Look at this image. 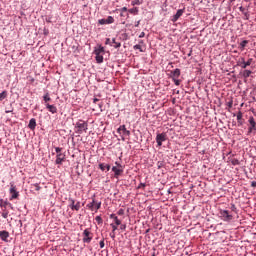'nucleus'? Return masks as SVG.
<instances>
[{
	"label": "nucleus",
	"mask_w": 256,
	"mask_h": 256,
	"mask_svg": "<svg viewBox=\"0 0 256 256\" xmlns=\"http://www.w3.org/2000/svg\"><path fill=\"white\" fill-rule=\"evenodd\" d=\"M89 124L83 120H79L75 125V133L78 135H83V133H87V129Z\"/></svg>",
	"instance_id": "1"
},
{
	"label": "nucleus",
	"mask_w": 256,
	"mask_h": 256,
	"mask_svg": "<svg viewBox=\"0 0 256 256\" xmlns=\"http://www.w3.org/2000/svg\"><path fill=\"white\" fill-rule=\"evenodd\" d=\"M219 217L220 219H222V221H225L226 223L233 221V215L229 213V210H220Z\"/></svg>",
	"instance_id": "2"
},
{
	"label": "nucleus",
	"mask_w": 256,
	"mask_h": 256,
	"mask_svg": "<svg viewBox=\"0 0 256 256\" xmlns=\"http://www.w3.org/2000/svg\"><path fill=\"white\" fill-rule=\"evenodd\" d=\"M9 193L11 195L10 201H13V199H19V191H17V186H15L14 183H10Z\"/></svg>",
	"instance_id": "3"
},
{
	"label": "nucleus",
	"mask_w": 256,
	"mask_h": 256,
	"mask_svg": "<svg viewBox=\"0 0 256 256\" xmlns=\"http://www.w3.org/2000/svg\"><path fill=\"white\" fill-rule=\"evenodd\" d=\"M93 240V234L89 229H85L83 232V243H91Z\"/></svg>",
	"instance_id": "4"
},
{
	"label": "nucleus",
	"mask_w": 256,
	"mask_h": 256,
	"mask_svg": "<svg viewBox=\"0 0 256 256\" xmlns=\"http://www.w3.org/2000/svg\"><path fill=\"white\" fill-rule=\"evenodd\" d=\"M87 207L88 209H90V211H93L94 209H96V211H99V209H101V202H97L95 201V199H93L92 202L87 204Z\"/></svg>",
	"instance_id": "5"
},
{
	"label": "nucleus",
	"mask_w": 256,
	"mask_h": 256,
	"mask_svg": "<svg viewBox=\"0 0 256 256\" xmlns=\"http://www.w3.org/2000/svg\"><path fill=\"white\" fill-rule=\"evenodd\" d=\"M163 141H167V134H165V133L157 134L156 143H157L158 147H161V145H163Z\"/></svg>",
	"instance_id": "6"
},
{
	"label": "nucleus",
	"mask_w": 256,
	"mask_h": 256,
	"mask_svg": "<svg viewBox=\"0 0 256 256\" xmlns=\"http://www.w3.org/2000/svg\"><path fill=\"white\" fill-rule=\"evenodd\" d=\"M112 171L114 173V177L119 179V176L123 174V166L119 165V168L117 166H113Z\"/></svg>",
	"instance_id": "7"
},
{
	"label": "nucleus",
	"mask_w": 256,
	"mask_h": 256,
	"mask_svg": "<svg viewBox=\"0 0 256 256\" xmlns=\"http://www.w3.org/2000/svg\"><path fill=\"white\" fill-rule=\"evenodd\" d=\"M98 23L100 25H111V23H115V18H113V16H108L107 19H100Z\"/></svg>",
	"instance_id": "8"
},
{
	"label": "nucleus",
	"mask_w": 256,
	"mask_h": 256,
	"mask_svg": "<svg viewBox=\"0 0 256 256\" xmlns=\"http://www.w3.org/2000/svg\"><path fill=\"white\" fill-rule=\"evenodd\" d=\"M251 63H253V58H249L247 62H245V58H241V61L238 63V65L242 69H247V67H249V65H251Z\"/></svg>",
	"instance_id": "9"
},
{
	"label": "nucleus",
	"mask_w": 256,
	"mask_h": 256,
	"mask_svg": "<svg viewBox=\"0 0 256 256\" xmlns=\"http://www.w3.org/2000/svg\"><path fill=\"white\" fill-rule=\"evenodd\" d=\"M248 121L250 124V127L248 128V135H250V133H253V131H256V122L253 116H251Z\"/></svg>",
	"instance_id": "10"
},
{
	"label": "nucleus",
	"mask_w": 256,
	"mask_h": 256,
	"mask_svg": "<svg viewBox=\"0 0 256 256\" xmlns=\"http://www.w3.org/2000/svg\"><path fill=\"white\" fill-rule=\"evenodd\" d=\"M183 13H185V8L179 9L171 19L172 23H177V21H179V18L183 16Z\"/></svg>",
	"instance_id": "11"
},
{
	"label": "nucleus",
	"mask_w": 256,
	"mask_h": 256,
	"mask_svg": "<svg viewBox=\"0 0 256 256\" xmlns=\"http://www.w3.org/2000/svg\"><path fill=\"white\" fill-rule=\"evenodd\" d=\"M118 133H120V135H125L126 137H129L131 135V131L127 130L125 125H121L118 128Z\"/></svg>",
	"instance_id": "12"
},
{
	"label": "nucleus",
	"mask_w": 256,
	"mask_h": 256,
	"mask_svg": "<svg viewBox=\"0 0 256 256\" xmlns=\"http://www.w3.org/2000/svg\"><path fill=\"white\" fill-rule=\"evenodd\" d=\"M170 77L171 79H179V77H181V70L176 68L175 70L171 71Z\"/></svg>",
	"instance_id": "13"
},
{
	"label": "nucleus",
	"mask_w": 256,
	"mask_h": 256,
	"mask_svg": "<svg viewBox=\"0 0 256 256\" xmlns=\"http://www.w3.org/2000/svg\"><path fill=\"white\" fill-rule=\"evenodd\" d=\"M65 161V154L59 153L56 155V165H61Z\"/></svg>",
	"instance_id": "14"
},
{
	"label": "nucleus",
	"mask_w": 256,
	"mask_h": 256,
	"mask_svg": "<svg viewBox=\"0 0 256 256\" xmlns=\"http://www.w3.org/2000/svg\"><path fill=\"white\" fill-rule=\"evenodd\" d=\"M28 127L31 131H35V127H37V120H35V118L30 119Z\"/></svg>",
	"instance_id": "15"
},
{
	"label": "nucleus",
	"mask_w": 256,
	"mask_h": 256,
	"mask_svg": "<svg viewBox=\"0 0 256 256\" xmlns=\"http://www.w3.org/2000/svg\"><path fill=\"white\" fill-rule=\"evenodd\" d=\"M0 239L7 242V239H9V233L6 230L0 231Z\"/></svg>",
	"instance_id": "16"
},
{
	"label": "nucleus",
	"mask_w": 256,
	"mask_h": 256,
	"mask_svg": "<svg viewBox=\"0 0 256 256\" xmlns=\"http://www.w3.org/2000/svg\"><path fill=\"white\" fill-rule=\"evenodd\" d=\"M46 109H48V111L50 113H53V114L57 113V107L55 105H51V104L47 103Z\"/></svg>",
	"instance_id": "17"
},
{
	"label": "nucleus",
	"mask_w": 256,
	"mask_h": 256,
	"mask_svg": "<svg viewBox=\"0 0 256 256\" xmlns=\"http://www.w3.org/2000/svg\"><path fill=\"white\" fill-rule=\"evenodd\" d=\"M98 167H99V169H101L102 171H105V169H106L107 171H111V165H109V164L100 163V164L98 165Z\"/></svg>",
	"instance_id": "18"
},
{
	"label": "nucleus",
	"mask_w": 256,
	"mask_h": 256,
	"mask_svg": "<svg viewBox=\"0 0 256 256\" xmlns=\"http://www.w3.org/2000/svg\"><path fill=\"white\" fill-rule=\"evenodd\" d=\"M101 53H105V48H103L102 46H99L94 50V55H101Z\"/></svg>",
	"instance_id": "19"
},
{
	"label": "nucleus",
	"mask_w": 256,
	"mask_h": 256,
	"mask_svg": "<svg viewBox=\"0 0 256 256\" xmlns=\"http://www.w3.org/2000/svg\"><path fill=\"white\" fill-rule=\"evenodd\" d=\"M110 219H113V220H114L115 225H121V220H119V218L117 217V215L111 214V215H110Z\"/></svg>",
	"instance_id": "20"
},
{
	"label": "nucleus",
	"mask_w": 256,
	"mask_h": 256,
	"mask_svg": "<svg viewBox=\"0 0 256 256\" xmlns=\"http://www.w3.org/2000/svg\"><path fill=\"white\" fill-rule=\"evenodd\" d=\"M7 207H9V202H7L3 199H0V208L1 209H7Z\"/></svg>",
	"instance_id": "21"
},
{
	"label": "nucleus",
	"mask_w": 256,
	"mask_h": 256,
	"mask_svg": "<svg viewBox=\"0 0 256 256\" xmlns=\"http://www.w3.org/2000/svg\"><path fill=\"white\" fill-rule=\"evenodd\" d=\"M1 211L3 219H7V217H9V210H7V208H1Z\"/></svg>",
	"instance_id": "22"
},
{
	"label": "nucleus",
	"mask_w": 256,
	"mask_h": 256,
	"mask_svg": "<svg viewBox=\"0 0 256 256\" xmlns=\"http://www.w3.org/2000/svg\"><path fill=\"white\" fill-rule=\"evenodd\" d=\"M249 43V41L247 40H243L241 43H240V46H239V49H241V51H243L245 49V47H247V44Z\"/></svg>",
	"instance_id": "23"
},
{
	"label": "nucleus",
	"mask_w": 256,
	"mask_h": 256,
	"mask_svg": "<svg viewBox=\"0 0 256 256\" xmlns=\"http://www.w3.org/2000/svg\"><path fill=\"white\" fill-rule=\"evenodd\" d=\"M253 72L251 71V70H244V72H243V77L245 78V79H247V78H249V77H251V74H252Z\"/></svg>",
	"instance_id": "24"
},
{
	"label": "nucleus",
	"mask_w": 256,
	"mask_h": 256,
	"mask_svg": "<svg viewBox=\"0 0 256 256\" xmlns=\"http://www.w3.org/2000/svg\"><path fill=\"white\" fill-rule=\"evenodd\" d=\"M242 119H243V113L238 112L237 121H238L239 125H243Z\"/></svg>",
	"instance_id": "25"
},
{
	"label": "nucleus",
	"mask_w": 256,
	"mask_h": 256,
	"mask_svg": "<svg viewBox=\"0 0 256 256\" xmlns=\"http://www.w3.org/2000/svg\"><path fill=\"white\" fill-rule=\"evenodd\" d=\"M129 13H131L132 15H138L139 13V8H131L128 10Z\"/></svg>",
	"instance_id": "26"
},
{
	"label": "nucleus",
	"mask_w": 256,
	"mask_h": 256,
	"mask_svg": "<svg viewBox=\"0 0 256 256\" xmlns=\"http://www.w3.org/2000/svg\"><path fill=\"white\" fill-rule=\"evenodd\" d=\"M112 43H113L112 46H114L115 49H119V47H121V42L115 41V38L112 39Z\"/></svg>",
	"instance_id": "27"
},
{
	"label": "nucleus",
	"mask_w": 256,
	"mask_h": 256,
	"mask_svg": "<svg viewBox=\"0 0 256 256\" xmlns=\"http://www.w3.org/2000/svg\"><path fill=\"white\" fill-rule=\"evenodd\" d=\"M95 55H96L95 59L97 63H103V55L101 54H95Z\"/></svg>",
	"instance_id": "28"
},
{
	"label": "nucleus",
	"mask_w": 256,
	"mask_h": 256,
	"mask_svg": "<svg viewBox=\"0 0 256 256\" xmlns=\"http://www.w3.org/2000/svg\"><path fill=\"white\" fill-rule=\"evenodd\" d=\"M4 99H7V90L0 93V101H4Z\"/></svg>",
	"instance_id": "29"
},
{
	"label": "nucleus",
	"mask_w": 256,
	"mask_h": 256,
	"mask_svg": "<svg viewBox=\"0 0 256 256\" xmlns=\"http://www.w3.org/2000/svg\"><path fill=\"white\" fill-rule=\"evenodd\" d=\"M79 209H81V202L74 204L72 211H79Z\"/></svg>",
	"instance_id": "30"
},
{
	"label": "nucleus",
	"mask_w": 256,
	"mask_h": 256,
	"mask_svg": "<svg viewBox=\"0 0 256 256\" xmlns=\"http://www.w3.org/2000/svg\"><path fill=\"white\" fill-rule=\"evenodd\" d=\"M68 202L70 203L69 204L70 209L73 210V207H75V200L73 198H69Z\"/></svg>",
	"instance_id": "31"
},
{
	"label": "nucleus",
	"mask_w": 256,
	"mask_h": 256,
	"mask_svg": "<svg viewBox=\"0 0 256 256\" xmlns=\"http://www.w3.org/2000/svg\"><path fill=\"white\" fill-rule=\"evenodd\" d=\"M31 189H33L34 191H40L41 190V186H39V184H32L31 185Z\"/></svg>",
	"instance_id": "32"
},
{
	"label": "nucleus",
	"mask_w": 256,
	"mask_h": 256,
	"mask_svg": "<svg viewBox=\"0 0 256 256\" xmlns=\"http://www.w3.org/2000/svg\"><path fill=\"white\" fill-rule=\"evenodd\" d=\"M43 100L45 101V103H49V101H51V97L49 96V93H46V95L43 96Z\"/></svg>",
	"instance_id": "33"
},
{
	"label": "nucleus",
	"mask_w": 256,
	"mask_h": 256,
	"mask_svg": "<svg viewBox=\"0 0 256 256\" xmlns=\"http://www.w3.org/2000/svg\"><path fill=\"white\" fill-rule=\"evenodd\" d=\"M134 49H135V51H140V53H143V48L141 47V45L140 44H136V45H134V47H133Z\"/></svg>",
	"instance_id": "34"
},
{
	"label": "nucleus",
	"mask_w": 256,
	"mask_h": 256,
	"mask_svg": "<svg viewBox=\"0 0 256 256\" xmlns=\"http://www.w3.org/2000/svg\"><path fill=\"white\" fill-rule=\"evenodd\" d=\"M95 221L98 223V225L103 224V218H101V216H96Z\"/></svg>",
	"instance_id": "35"
},
{
	"label": "nucleus",
	"mask_w": 256,
	"mask_h": 256,
	"mask_svg": "<svg viewBox=\"0 0 256 256\" xmlns=\"http://www.w3.org/2000/svg\"><path fill=\"white\" fill-rule=\"evenodd\" d=\"M172 80L174 81L175 85L177 86L181 85V80H179V78H174Z\"/></svg>",
	"instance_id": "36"
},
{
	"label": "nucleus",
	"mask_w": 256,
	"mask_h": 256,
	"mask_svg": "<svg viewBox=\"0 0 256 256\" xmlns=\"http://www.w3.org/2000/svg\"><path fill=\"white\" fill-rule=\"evenodd\" d=\"M105 45L113 46V41H111V39L107 38L106 41H105Z\"/></svg>",
	"instance_id": "37"
},
{
	"label": "nucleus",
	"mask_w": 256,
	"mask_h": 256,
	"mask_svg": "<svg viewBox=\"0 0 256 256\" xmlns=\"http://www.w3.org/2000/svg\"><path fill=\"white\" fill-rule=\"evenodd\" d=\"M132 5H141V1L140 0H133L132 2Z\"/></svg>",
	"instance_id": "38"
},
{
	"label": "nucleus",
	"mask_w": 256,
	"mask_h": 256,
	"mask_svg": "<svg viewBox=\"0 0 256 256\" xmlns=\"http://www.w3.org/2000/svg\"><path fill=\"white\" fill-rule=\"evenodd\" d=\"M111 227H112V233H115L117 231V226L118 225H115V224H110Z\"/></svg>",
	"instance_id": "39"
},
{
	"label": "nucleus",
	"mask_w": 256,
	"mask_h": 256,
	"mask_svg": "<svg viewBox=\"0 0 256 256\" xmlns=\"http://www.w3.org/2000/svg\"><path fill=\"white\" fill-rule=\"evenodd\" d=\"M231 163H232V165H239V160L238 159H232Z\"/></svg>",
	"instance_id": "40"
},
{
	"label": "nucleus",
	"mask_w": 256,
	"mask_h": 256,
	"mask_svg": "<svg viewBox=\"0 0 256 256\" xmlns=\"http://www.w3.org/2000/svg\"><path fill=\"white\" fill-rule=\"evenodd\" d=\"M55 151H56L57 155H59V153H61V151H63V148L56 147Z\"/></svg>",
	"instance_id": "41"
},
{
	"label": "nucleus",
	"mask_w": 256,
	"mask_h": 256,
	"mask_svg": "<svg viewBox=\"0 0 256 256\" xmlns=\"http://www.w3.org/2000/svg\"><path fill=\"white\" fill-rule=\"evenodd\" d=\"M117 215H120V216L125 215V210L123 209L118 210Z\"/></svg>",
	"instance_id": "42"
},
{
	"label": "nucleus",
	"mask_w": 256,
	"mask_h": 256,
	"mask_svg": "<svg viewBox=\"0 0 256 256\" xmlns=\"http://www.w3.org/2000/svg\"><path fill=\"white\" fill-rule=\"evenodd\" d=\"M100 249H103L105 247V240L100 241Z\"/></svg>",
	"instance_id": "43"
},
{
	"label": "nucleus",
	"mask_w": 256,
	"mask_h": 256,
	"mask_svg": "<svg viewBox=\"0 0 256 256\" xmlns=\"http://www.w3.org/2000/svg\"><path fill=\"white\" fill-rule=\"evenodd\" d=\"M120 229H121L122 231H125V229H127V225L121 224V225H120Z\"/></svg>",
	"instance_id": "44"
},
{
	"label": "nucleus",
	"mask_w": 256,
	"mask_h": 256,
	"mask_svg": "<svg viewBox=\"0 0 256 256\" xmlns=\"http://www.w3.org/2000/svg\"><path fill=\"white\" fill-rule=\"evenodd\" d=\"M138 189H145V183H140Z\"/></svg>",
	"instance_id": "45"
},
{
	"label": "nucleus",
	"mask_w": 256,
	"mask_h": 256,
	"mask_svg": "<svg viewBox=\"0 0 256 256\" xmlns=\"http://www.w3.org/2000/svg\"><path fill=\"white\" fill-rule=\"evenodd\" d=\"M143 37H145V32H141L140 35H139L140 39H143Z\"/></svg>",
	"instance_id": "46"
},
{
	"label": "nucleus",
	"mask_w": 256,
	"mask_h": 256,
	"mask_svg": "<svg viewBox=\"0 0 256 256\" xmlns=\"http://www.w3.org/2000/svg\"><path fill=\"white\" fill-rule=\"evenodd\" d=\"M121 13H124V12H127V7H123V8H121Z\"/></svg>",
	"instance_id": "47"
},
{
	"label": "nucleus",
	"mask_w": 256,
	"mask_h": 256,
	"mask_svg": "<svg viewBox=\"0 0 256 256\" xmlns=\"http://www.w3.org/2000/svg\"><path fill=\"white\" fill-rule=\"evenodd\" d=\"M231 209H232V211H236L237 210V207H235V204H232Z\"/></svg>",
	"instance_id": "48"
},
{
	"label": "nucleus",
	"mask_w": 256,
	"mask_h": 256,
	"mask_svg": "<svg viewBox=\"0 0 256 256\" xmlns=\"http://www.w3.org/2000/svg\"><path fill=\"white\" fill-rule=\"evenodd\" d=\"M110 237H111L112 239H115V232H112V233L110 234Z\"/></svg>",
	"instance_id": "49"
},
{
	"label": "nucleus",
	"mask_w": 256,
	"mask_h": 256,
	"mask_svg": "<svg viewBox=\"0 0 256 256\" xmlns=\"http://www.w3.org/2000/svg\"><path fill=\"white\" fill-rule=\"evenodd\" d=\"M251 187H256V181H253V182L251 183Z\"/></svg>",
	"instance_id": "50"
},
{
	"label": "nucleus",
	"mask_w": 256,
	"mask_h": 256,
	"mask_svg": "<svg viewBox=\"0 0 256 256\" xmlns=\"http://www.w3.org/2000/svg\"><path fill=\"white\" fill-rule=\"evenodd\" d=\"M8 207L13 210V204L9 202Z\"/></svg>",
	"instance_id": "51"
},
{
	"label": "nucleus",
	"mask_w": 256,
	"mask_h": 256,
	"mask_svg": "<svg viewBox=\"0 0 256 256\" xmlns=\"http://www.w3.org/2000/svg\"><path fill=\"white\" fill-rule=\"evenodd\" d=\"M98 101H99V99H97V98L93 99V103H97Z\"/></svg>",
	"instance_id": "52"
},
{
	"label": "nucleus",
	"mask_w": 256,
	"mask_h": 256,
	"mask_svg": "<svg viewBox=\"0 0 256 256\" xmlns=\"http://www.w3.org/2000/svg\"><path fill=\"white\" fill-rule=\"evenodd\" d=\"M116 167L119 168V165H121L119 162H115Z\"/></svg>",
	"instance_id": "53"
},
{
	"label": "nucleus",
	"mask_w": 256,
	"mask_h": 256,
	"mask_svg": "<svg viewBox=\"0 0 256 256\" xmlns=\"http://www.w3.org/2000/svg\"><path fill=\"white\" fill-rule=\"evenodd\" d=\"M140 23L141 21L136 22L135 27H137Z\"/></svg>",
	"instance_id": "54"
},
{
	"label": "nucleus",
	"mask_w": 256,
	"mask_h": 256,
	"mask_svg": "<svg viewBox=\"0 0 256 256\" xmlns=\"http://www.w3.org/2000/svg\"><path fill=\"white\" fill-rule=\"evenodd\" d=\"M142 44H143V40H140V41H139V45H142Z\"/></svg>",
	"instance_id": "55"
},
{
	"label": "nucleus",
	"mask_w": 256,
	"mask_h": 256,
	"mask_svg": "<svg viewBox=\"0 0 256 256\" xmlns=\"http://www.w3.org/2000/svg\"><path fill=\"white\" fill-rule=\"evenodd\" d=\"M231 1V3H233L235 0H230Z\"/></svg>",
	"instance_id": "56"
},
{
	"label": "nucleus",
	"mask_w": 256,
	"mask_h": 256,
	"mask_svg": "<svg viewBox=\"0 0 256 256\" xmlns=\"http://www.w3.org/2000/svg\"><path fill=\"white\" fill-rule=\"evenodd\" d=\"M120 15H121V17H123V15H124V14H123V13H121Z\"/></svg>",
	"instance_id": "57"
},
{
	"label": "nucleus",
	"mask_w": 256,
	"mask_h": 256,
	"mask_svg": "<svg viewBox=\"0 0 256 256\" xmlns=\"http://www.w3.org/2000/svg\"><path fill=\"white\" fill-rule=\"evenodd\" d=\"M246 1H252V0H246Z\"/></svg>",
	"instance_id": "58"
}]
</instances>
